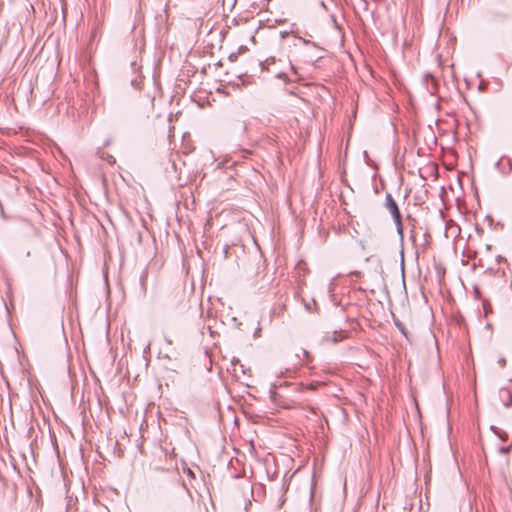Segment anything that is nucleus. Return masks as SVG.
Returning <instances> with one entry per match:
<instances>
[{
	"instance_id": "1",
	"label": "nucleus",
	"mask_w": 512,
	"mask_h": 512,
	"mask_svg": "<svg viewBox=\"0 0 512 512\" xmlns=\"http://www.w3.org/2000/svg\"><path fill=\"white\" fill-rule=\"evenodd\" d=\"M385 208L391 213L394 223L396 225L397 234L399 235L400 240L403 241L404 231H403L402 216H401V213H400L397 203L395 202L394 198L392 197V195L390 193L386 194Z\"/></svg>"
},
{
	"instance_id": "2",
	"label": "nucleus",
	"mask_w": 512,
	"mask_h": 512,
	"mask_svg": "<svg viewBox=\"0 0 512 512\" xmlns=\"http://www.w3.org/2000/svg\"><path fill=\"white\" fill-rule=\"evenodd\" d=\"M423 80L425 81V83L427 85L428 91L431 94H434L437 90V80L435 79V77L432 76L431 74H426V75H424Z\"/></svg>"
},
{
	"instance_id": "3",
	"label": "nucleus",
	"mask_w": 512,
	"mask_h": 512,
	"mask_svg": "<svg viewBox=\"0 0 512 512\" xmlns=\"http://www.w3.org/2000/svg\"><path fill=\"white\" fill-rule=\"evenodd\" d=\"M500 397L505 406L509 407L512 405V393L507 388L500 389Z\"/></svg>"
},
{
	"instance_id": "4",
	"label": "nucleus",
	"mask_w": 512,
	"mask_h": 512,
	"mask_svg": "<svg viewBox=\"0 0 512 512\" xmlns=\"http://www.w3.org/2000/svg\"><path fill=\"white\" fill-rule=\"evenodd\" d=\"M301 355L300 354H297V356L301 359V360H308L309 359V352L305 349H301Z\"/></svg>"
},
{
	"instance_id": "5",
	"label": "nucleus",
	"mask_w": 512,
	"mask_h": 512,
	"mask_svg": "<svg viewBox=\"0 0 512 512\" xmlns=\"http://www.w3.org/2000/svg\"><path fill=\"white\" fill-rule=\"evenodd\" d=\"M507 163L508 167H509V172L512 171V159L511 158H502L500 160V163L503 165L504 163Z\"/></svg>"
},
{
	"instance_id": "6",
	"label": "nucleus",
	"mask_w": 512,
	"mask_h": 512,
	"mask_svg": "<svg viewBox=\"0 0 512 512\" xmlns=\"http://www.w3.org/2000/svg\"><path fill=\"white\" fill-rule=\"evenodd\" d=\"M499 365L504 368L506 366V359L504 357H501L498 359Z\"/></svg>"
},
{
	"instance_id": "7",
	"label": "nucleus",
	"mask_w": 512,
	"mask_h": 512,
	"mask_svg": "<svg viewBox=\"0 0 512 512\" xmlns=\"http://www.w3.org/2000/svg\"><path fill=\"white\" fill-rule=\"evenodd\" d=\"M396 326L400 329V331L407 337L404 326L401 323L396 322Z\"/></svg>"
},
{
	"instance_id": "8",
	"label": "nucleus",
	"mask_w": 512,
	"mask_h": 512,
	"mask_svg": "<svg viewBox=\"0 0 512 512\" xmlns=\"http://www.w3.org/2000/svg\"><path fill=\"white\" fill-rule=\"evenodd\" d=\"M140 83H141V81H138V80H134V81H132V85L136 86L137 88H139V87H140V86H139V85H140Z\"/></svg>"
},
{
	"instance_id": "9",
	"label": "nucleus",
	"mask_w": 512,
	"mask_h": 512,
	"mask_svg": "<svg viewBox=\"0 0 512 512\" xmlns=\"http://www.w3.org/2000/svg\"><path fill=\"white\" fill-rule=\"evenodd\" d=\"M313 389H314L313 385L303 386V390H313Z\"/></svg>"
},
{
	"instance_id": "10",
	"label": "nucleus",
	"mask_w": 512,
	"mask_h": 512,
	"mask_svg": "<svg viewBox=\"0 0 512 512\" xmlns=\"http://www.w3.org/2000/svg\"><path fill=\"white\" fill-rule=\"evenodd\" d=\"M410 238L413 242H415V233H414V229L411 231V235H410Z\"/></svg>"
},
{
	"instance_id": "11",
	"label": "nucleus",
	"mask_w": 512,
	"mask_h": 512,
	"mask_svg": "<svg viewBox=\"0 0 512 512\" xmlns=\"http://www.w3.org/2000/svg\"><path fill=\"white\" fill-rule=\"evenodd\" d=\"M309 410H310V412H311V413H313V414H315V413H316V408H314V407H312V406H310V407H309Z\"/></svg>"
},
{
	"instance_id": "12",
	"label": "nucleus",
	"mask_w": 512,
	"mask_h": 512,
	"mask_svg": "<svg viewBox=\"0 0 512 512\" xmlns=\"http://www.w3.org/2000/svg\"><path fill=\"white\" fill-rule=\"evenodd\" d=\"M178 293H180V294H181V296H184V295H185V292H184V290H183V289H182V290H180V291H178Z\"/></svg>"
},
{
	"instance_id": "13",
	"label": "nucleus",
	"mask_w": 512,
	"mask_h": 512,
	"mask_svg": "<svg viewBox=\"0 0 512 512\" xmlns=\"http://www.w3.org/2000/svg\"><path fill=\"white\" fill-rule=\"evenodd\" d=\"M340 334H341V339L346 337V335L343 332H341Z\"/></svg>"
},
{
	"instance_id": "14",
	"label": "nucleus",
	"mask_w": 512,
	"mask_h": 512,
	"mask_svg": "<svg viewBox=\"0 0 512 512\" xmlns=\"http://www.w3.org/2000/svg\"><path fill=\"white\" fill-rule=\"evenodd\" d=\"M333 341H334V342H338V341H339V339H338V338H334V339H333Z\"/></svg>"
}]
</instances>
